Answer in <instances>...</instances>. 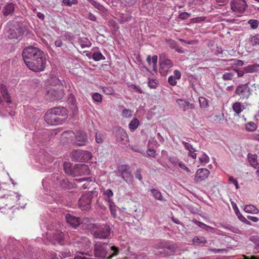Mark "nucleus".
I'll return each mask as SVG.
<instances>
[{
    "instance_id": "nucleus-7",
    "label": "nucleus",
    "mask_w": 259,
    "mask_h": 259,
    "mask_svg": "<svg viewBox=\"0 0 259 259\" xmlns=\"http://www.w3.org/2000/svg\"><path fill=\"white\" fill-rule=\"evenodd\" d=\"M92 194L93 192L91 191L81 195L78 201V205L81 210H87L91 207Z\"/></svg>"
},
{
    "instance_id": "nucleus-5",
    "label": "nucleus",
    "mask_w": 259,
    "mask_h": 259,
    "mask_svg": "<svg viewBox=\"0 0 259 259\" xmlns=\"http://www.w3.org/2000/svg\"><path fill=\"white\" fill-rule=\"evenodd\" d=\"M235 94L241 99H248L251 95V90L248 83L239 84L236 88Z\"/></svg>"
},
{
    "instance_id": "nucleus-26",
    "label": "nucleus",
    "mask_w": 259,
    "mask_h": 259,
    "mask_svg": "<svg viewBox=\"0 0 259 259\" xmlns=\"http://www.w3.org/2000/svg\"><path fill=\"white\" fill-rule=\"evenodd\" d=\"M75 181L78 183H81L84 182L85 183L82 185V187L83 189H86L89 188L90 183L92 182V180L90 178H78L75 179Z\"/></svg>"
},
{
    "instance_id": "nucleus-58",
    "label": "nucleus",
    "mask_w": 259,
    "mask_h": 259,
    "mask_svg": "<svg viewBox=\"0 0 259 259\" xmlns=\"http://www.w3.org/2000/svg\"><path fill=\"white\" fill-rule=\"evenodd\" d=\"M109 208H110V210L111 211V213L113 217H115L116 209H115V207L114 206V203H109Z\"/></svg>"
},
{
    "instance_id": "nucleus-56",
    "label": "nucleus",
    "mask_w": 259,
    "mask_h": 259,
    "mask_svg": "<svg viewBox=\"0 0 259 259\" xmlns=\"http://www.w3.org/2000/svg\"><path fill=\"white\" fill-rule=\"evenodd\" d=\"M190 17V14H189L187 12H183L181 13L179 16V18L182 20H185L188 19Z\"/></svg>"
},
{
    "instance_id": "nucleus-18",
    "label": "nucleus",
    "mask_w": 259,
    "mask_h": 259,
    "mask_svg": "<svg viewBox=\"0 0 259 259\" xmlns=\"http://www.w3.org/2000/svg\"><path fill=\"white\" fill-rule=\"evenodd\" d=\"M147 61L149 65V67L152 69L154 71H157L156 66L157 63V56L156 55L153 56L152 58L150 56H148L147 57Z\"/></svg>"
},
{
    "instance_id": "nucleus-29",
    "label": "nucleus",
    "mask_w": 259,
    "mask_h": 259,
    "mask_svg": "<svg viewBox=\"0 0 259 259\" xmlns=\"http://www.w3.org/2000/svg\"><path fill=\"white\" fill-rule=\"evenodd\" d=\"M103 194L106 197L107 201L109 203H113V199L111 198L113 196V193L111 190L107 189Z\"/></svg>"
},
{
    "instance_id": "nucleus-4",
    "label": "nucleus",
    "mask_w": 259,
    "mask_h": 259,
    "mask_svg": "<svg viewBox=\"0 0 259 259\" xmlns=\"http://www.w3.org/2000/svg\"><path fill=\"white\" fill-rule=\"evenodd\" d=\"M71 157L74 161L86 162L92 158V154L88 151L76 150L71 153Z\"/></svg>"
},
{
    "instance_id": "nucleus-49",
    "label": "nucleus",
    "mask_w": 259,
    "mask_h": 259,
    "mask_svg": "<svg viewBox=\"0 0 259 259\" xmlns=\"http://www.w3.org/2000/svg\"><path fill=\"white\" fill-rule=\"evenodd\" d=\"M234 73L232 72H226L223 75V79L224 80H228L232 79Z\"/></svg>"
},
{
    "instance_id": "nucleus-51",
    "label": "nucleus",
    "mask_w": 259,
    "mask_h": 259,
    "mask_svg": "<svg viewBox=\"0 0 259 259\" xmlns=\"http://www.w3.org/2000/svg\"><path fill=\"white\" fill-rule=\"evenodd\" d=\"M228 180L230 183H231L235 185L236 189H238L239 188V186L236 179H234L232 176H230L228 178Z\"/></svg>"
},
{
    "instance_id": "nucleus-6",
    "label": "nucleus",
    "mask_w": 259,
    "mask_h": 259,
    "mask_svg": "<svg viewBox=\"0 0 259 259\" xmlns=\"http://www.w3.org/2000/svg\"><path fill=\"white\" fill-rule=\"evenodd\" d=\"M111 228L109 226L103 225L94 231V236L96 238L106 239L110 236Z\"/></svg>"
},
{
    "instance_id": "nucleus-2",
    "label": "nucleus",
    "mask_w": 259,
    "mask_h": 259,
    "mask_svg": "<svg viewBox=\"0 0 259 259\" xmlns=\"http://www.w3.org/2000/svg\"><path fill=\"white\" fill-rule=\"evenodd\" d=\"M118 252V247L108 243L97 242L94 245V256L99 259L111 258L117 255Z\"/></svg>"
},
{
    "instance_id": "nucleus-59",
    "label": "nucleus",
    "mask_w": 259,
    "mask_h": 259,
    "mask_svg": "<svg viewBox=\"0 0 259 259\" xmlns=\"http://www.w3.org/2000/svg\"><path fill=\"white\" fill-rule=\"evenodd\" d=\"M74 259H91L89 257H86L84 255L82 252H79V254L76 255Z\"/></svg>"
},
{
    "instance_id": "nucleus-45",
    "label": "nucleus",
    "mask_w": 259,
    "mask_h": 259,
    "mask_svg": "<svg viewBox=\"0 0 259 259\" xmlns=\"http://www.w3.org/2000/svg\"><path fill=\"white\" fill-rule=\"evenodd\" d=\"M248 24L250 25L251 28L254 29L258 27L259 22L256 20L251 19L248 21Z\"/></svg>"
},
{
    "instance_id": "nucleus-55",
    "label": "nucleus",
    "mask_w": 259,
    "mask_h": 259,
    "mask_svg": "<svg viewBox=\"0 0 259 259\" xmlns=\"http://www.w3.org/2000/svg\"><path fill=\"white\" fill-rule=\"evenodd\" d=\"M135 177L136 178L138 179L140 181L142 180V176L141 175V169L139 168L137 169L136 172H135Z\"/></svg>"
},
{
    "instance_id": "nucleus-53",
    "label": "nucleus",
    "mask_w": 259,
    "mask_h": 259,
    "mask_svg": "<svg viewBox=\"0 0 259 259\" xmlns=\"http://www.w3.org/2000/svg\"><path fill=\"white\" fill-rule=\"evenodd\" d=\"M193 222L196 224L197 226L199 227L204 229L205 230L207 225L201 222H199L197 220H195L193 221Z\"/></svg>"
},
{
    "instance_id": "nucleus-36",
    "label": "nucleus",
    "mask_w": 259,
    "mask_h": 259,
    "mask_svg": "<svg viewBox=\"0 0 259 259\" xmlns=\"http://www.w3.org/2000/svg\"><path fill=\"white\" fill-rule=\"evenodd\" d=\"M93 59L95 61H99L101 60L105 59V58L100 52H96L93 54Z\"/></svg>"
},
{
    "instance_id": "nucleus-32",
    "label": "nucleus",
    "mask_w": 259,
    "mask_h": 259,
    "mask_svg": "<svg viewBox=\"0 0 259 259\" xmlns=\"http://www.w3.org/2000/svg\"><path fill=\"white\" fill-rule=\"evenodd\" d=\"M259 65L256 64L250 65L244 67V70L247 73H252L257 71Z\"/></svg>"
},
{
    "instance_id": "nucleus-63",
    "label": "nucleus",
    "mask_w": 259,
    "mask_h": 259,
    "mask_svg": "<svg viewBox=\"0 0 259 259\" xmlns=\"http://www.w3.org/2000/svg\"><path fill=\"white\" fill-rule=\"evenodd\" d=\"M238 219L242 221V222L245 223L247 224H249V222L246 220V219L243 217L241 214L238 216Z\"/></svg>"
},
{
    "instance_id": "nucleus-13",
    "label": "nucleus",
    "mask_w": 259,
    "mask_h": 259,
    "mask_svg": "<svg viewBox=\"0 0 259 259\" xmlns=\"http://www.w3.org/2000/svg\"><path fill=\"white\" fill-rule=\"evenodd\" d=\"M76 137V144L79 146H84L86 145L88 139L87 136L85 132H77L75 135Z\"/></svg>"
},
{
    "instance_id": "nucleus-62",
    "label": "nucleus",
    "mask_w": 259,
    "mask_h": 259,
    "mask_svg": "<svg viewBox=\"0 0 259 259\" xmlns=\"http://www.w3.org/2000/svg\"><path fill=\"white\" fill-rule=\"evenodd\" d=\"M238 219L242 221V222L245 223L247 224H249V222L246 220V219L243 217L241 214L238 216Z\"/></svg>"
},
{
    "instance_id": "nucleus-60",
    "label": "nucleus",
    "mask_w": 259,
    "mask_h": 259,
    "mask_svg": "<svg viewBox=\"0 0 259 259\" xmlns=\"http://www.w3.org/2000/svg\"><path fill=\"white\" fill-rule=\"evenodd\" d=\"M235 71L237 73V75L239 77H241L245 73H246L245 70H244V68L242 70H240L239 69H235Z\"/></svg>"
},
{
    "instance_id": "nucleus-9",
    "label": "nucleus",
    "mask_w": 259,
    "mask_h": 259,
    "mask_svg": "<svg viewBox=\"0 0 259 259\" xmlns=\"http://www.w3.org/2000/svg\"><path fill=\"white\" fill-rule=\"evenodd\" d=\"M52 110L57 118L59 119L60 123L62 124L68 116L67 109L64 107H59L52 108Z\"/></svg>"
},
{
    "instance_id": "nucleus-16",
    "label": "nucleus",
    "mask_w": 259,
    "mask_h": 259,
    "mask_svg": "<svg viewBox=\"0 0 259 259\" xmlns=\"http://www.w3.org/2000/svg\"><path fill=\"white\" fill-rule=\"evenodd\" d=\"M176 102L179 107L185 111L188 109L191 110L194 108V105L186 100L179 99L176 100Z\"/></svg>"
},
{
    "instance_id": "nucleus-17",
    "label": "nucleus",
    "mask_w": 259,
    "mask_h": 259,
    "mask_svg": "<svg viewBox=\"0 0 259 259\" xmlns=\"http://www.w3.org/2000/svg\"><path fill=\"white\" fill-rule=\"evenodd\" d=\"M175 166L180 168L181 170H184L186 171L188 174H191V170L182 161H179L177 159H173L171 160Z\"/></svg>"
},
{
    "instance_id": "nucleus-3",
    "label": "nucleus",
    "mask_w": 259,
    "mask_h": 259,
    "mask_svg": "<svg viewBox=\"0 0 259 259\" xmlns=\"http://www.w3.org/2000/svg\"><path fill=\"white\" fill-rule=\"evenodd\" d=\"M46 96L52 101L59 100L63 97V91L60 84L53 85H50L46 88Z\"/></svg>"
},
{
    "instance_id": "nucleus-8",
    "label": "nucleus",
    "mask_w": 259,
    "mask_h": 259,
    "mask_svg": "<svg viewBox=\"0 0 259 259\" xmlns=\"http://www.w3.org/2000/svg\"><path fill=\"white\" fill-rule=\"evenodd\" d=\"M247 6L245 0H232L231 2V10L238 14L243 13Z\"/></svg>"
},
{
    "instance_id": "nucleus-15",
    "label": "nucleus",
    "mask_w": 259,
    "mask_h": 259,
    "mask_svg": "<svg viewBox=\"0 0 259 259\" xmlns=\"http://www.w3.org/2000/svg\"><path fill=\"white\" fill-rule=\"evenodd\" d=\"M75 172L79 175H89L90 170L89 166L84 164H76L74 167Z\"/></svg>"
},
{
    "instance_id": "nucleus-23",
    "label": "nucleus",
    "mask_w": 259,
    "mask_h": 259,
    "mask_svg": "<svg viewBox=\"0 0 259 259\" xmlns=\"http://www.w3.org/2000/svg\"><path fill=\"white\" fill-rule=\"evenodd\" d=\"M121 177L128 184H132L133 183L134 178L130 169L126 172L123 174V175L121 176Z\"/></svg>"
},
{
    "instance_id": "nucleus-20",
    "label": "nucleus",
    "mask_w": 259,
    "mask_h": 259,
    "mask_svg": "<svg viewBox=\"0 0 259 259\" xmlns=\"http://www.w3.org/2000/svg\"><path fill=\"white\" fill-rule=\"evenodd\" d=\"M175 249L176 247L174 244L164 245L163 247V254L166 256L172 255L174 253Z\"/></svg>"
},
{
    "instance_id": "nucleus-30",
    "label": "nucleus",
    "mask_w": 259,
    "mask_h": 259,
    "mask_svg": "<svg viewBox=\"0 0 259 259\" xmlns=\"http://www.w3.org/2000/svg\"><path fill=\"white\" fill-rule=\"evenodd\" d=\"M249 42L252 47L259 45V34H256L250 37L249 39Z\"/></svg>"
},
{
    "instance_id": "nucleus-25",
    "label": "nucleus",
    "mask_w": 259,
    "mask_h": 259,
    "mask_svg": "<svg viewBox=\"0 0 259 259\" xmlns=\"http://www.w3.org/2000/svg\"><path fill=\"white\" fill-rule=\"evenodd\" d=\"M248 159L250 164L254 168H256L258 164L257 161V155L249 153L248 154Z\"/></svg>"
},
{
    "instance_id": "nucleus-57",
    "label": "nucleus",
    "mask_w": 259,
    "mask_h": 259,
    "mask_svg": "<svg viewBox=\"0 0 259 259\" xmlns=\"http://www.w3.org/2000/svg\"><path fill=\"white\" fill-rule=\"evenodd\" d=\"M166 66L167 68H170L172 66V64L171 61L169 59L163 60V66Z\"/></svg>"
},
{
    "instance_id": "nucleus-61",
    "label": "nucleus",
    "mask_w": 259,
    "mask_h": 259,
    "mask_svg": "<svg viewBox=\"0 0 259 259\" xmlns=\"http://www.w3.org/2000/svg\"><path fill=\"white\" fill-rule=\"evenodd\" d=\"M174 77H175L177 79H179L181 77V73L180 71L179 70H175L174 72Z\"/></svg>"
},
{
    "instance_id": "nucleus-24",
    "label": "nucleus",
    "mask_w": 259,
    "mask_h": 259,
    "mask_svg": "<svg viewBox=\"0 0 259 259\" xmlns=\"http://www.w3.org/2000/svg\"><path fill=\"white\" fill-rule=\"evenodd\" d=\"M244 109V107L242 105L241 103L239 102L234 103L232 105V109L236 115H239L240 113Z\"/></svg>"
},
{
    "instance_id": "nucleus-11",
    "label": "nucleus",
    "mask_w": 259,
    "mask_h": 259,
    "mask_svg": "<svg viewBox=\"0 0 259 259\" xmlns=\"http://www.w3.org/2000/svg\"><path fill=\"white\" fill-rule=\"evenodd\" d=\"M116 140L121 144L125 145L128 142V137L126 132L121 127H119L116 131Z\"/></svg>"
},
{
    "instance_id": "nucleus-28",
    "label": "nucleus",
    "mask_w": 259,
    "mask_h": 259,
    "mask_svg": "<svg viewBox=\"0 0 259 259\" xmlns=\"http://www.w3.org/2000/svg\"><path fill=\"white\" fill-rule=\"evenodd\" d=\"M244 210L247 213L252 214H257L259 212L258 209L253 205H246Z\"/></svg>"
},
{
    "instance_id": "nucleus-35",
    "label": "nucleus",
    "mask_w": 259,
    "mask_h": 259,
    "mask_svg": "<svg viewBox=\"0 0 259 259\" xmlns=\"http://www.w3.org/2000/svg\"><path fill=\"white\" fill-rule=\"evenodd\" d=\"M257 126L253 122H249L245 124V128L248 132H254Z\"/></svg>"
},
{
    "instance_id": "nucleus-43",
    "label": "nucleus",
    "mask_w": 259,
    "mask_h": 259,
    "mask_svg": "<svg viewBox=\"0 0 259 259\" xmlns=\"http://www.w3.org/2000/svg\"><path fill=\"white\" fill-rule=\"evenodd\" d=\"M79 42L82 48L89 47L90 46V42L88 39L85 37L79 38Z\"/></svg>"
},
{
    "instance_id": "nucleus-31",
    "label": "nucleus",
    "mask_w": 259,
    "mask_h": 259,
    "mask_svg": "<svg viewBox=\"0 0 259 259\" xmlns=\"http://www.w3.org/2000/svg\"><path fill=\"white\" fill-rule=\"evenodd\" d=\"M129 169L130 168L128 167V165L124 164L119 165L117 168V171L118 173L120 174V176Z\"/></svg>"
},
{
    "instance_id": "nucleus-19",
    "label": "nucleus",
    "mask_w": 259,
    "mask_h": 259,
    "mask_svg": "<svg viewBox=\"0 0 259 259\" xmlns=\"http://www.w3.org/2000/svg\"><path fill=\"white\" fill-rule=\"evenodd\" d=\"M63 239V234L60 230H56L53 234L52 241L54 243L62 244Z\"/></svg>"
},
{
    "instance_id": "nucleus-52",
    "label": "nucleus",
    "mask_w": 259,
    "mask_h": 259,
    "mask_svg": "<svg viewBox=\"0 0 259 259\" xmlns=\"http://www.w3.org/2000/svg\"><path fill=\"white\" fill-rule=\"evenodd\" d=\"M168 81L169 83L171 85H175L177 83V79L174 77V76L171 75L168 78Z\"/></svg>"
},
{
    "instance_id": "nucleus-40",
    "label": "nucleus",
    "mask_w": 259,
    "mask_h": 259,
    "mask_svg": "<svg viewBox=\"0 0 259 259\" xmlns=\"http://www.w3.org/2000/svg\"><path fill=\"white\" fill-rule=\"evenodd\" d=\"M143 155L146 157H154L156 151L153 149L151 148H148L146 153H141Z\"/></svg>"
},
{
    "instance_id": "nucleus-50",
    "label": "nucleus",
    "mask_w": 259,
    "mask_h": 259,
    "mask_svg": "<svg viewBox=\"0 0 259 259\" xmlns=\"http://www.w3.org/2000/svg\"><path fill=\"white\" fill-rule=\"evenodd\" d=\"M122 115L125 118L130 117L132 115V112L129 109H125L122 110Z\"/></svg>"
},
{
    "instance_id": "nucleus-54",
    "label": "nucleus",
    "mask_w": 259,
    "mask_h": 259,
    "mask_svg": "<svg viewBox=\"0 0 259 259\" xmlns=\"http://www.w3.org/2000/svg\"><path fill=\"white\" fill-rule=\"evenodd\" d=\"M96 141L100 144L103 142V135L101 133H97L96 135Z\"/></svg>"
},
{
    "instance_id": "nucleus-41",
    "label": "nucleus",
    "mask_w": 259,
    "mask_h": 259,
    "mask_svg": "<svg viewBox=\"0 0 259 259\" xmlns=\"http://www.w3.org/2000/svg\"><path fill=\"white\" fill-rule=\"evenodd\" d=\"M199 102L200 106L202 108H206L208 106L207 101L204 97H200L199 98Z\"/></svg>"
},
{
    "instance_id": "nucleus-38",
    "label": "nucleus",
    "mask_w": 259,
    "mask_h": 259,
    "mask_svg": "<svg viewBox=\"0 0 259 259\" xmlns=\"http://www.w3.org/2000/svg\"><path fill=\"white\" fill-rule=\"evenodd\" d=\"M200 162L202 165H205L209 161V158L205 153H202L199 158Z\"/></svg>"
},
{
    "instance_id": "nucleus-37",
    "label": "nucleus",
    "mask_w": 259,
    "mask_h": 259,
    "mask_svg": "<svg viewBox=\"0 0 259 259\" xmlns=\"http://www.w3.org/2000/svg\"><path fill=\"white\" fill-rule=\"evenodd\" d=\"M17 30V32H15L14 30L10 29L9 31V33L8 35V37L10 39L16 38L20 36V31L18 30Z\"/></svg>"
},
{
    "instance_id": "nucleus-33",
    "label": "nucleus",
    "mask_w": 259,
    "mask_h": 259,
    "mask_svg": "<svg viewBox=\"0 0 259 259\" xmlns=\"http://www.w3.org/2000/svg\"><path fill=\"white\" fill-rule=\"evenodd\" d=\"M64 169L65 170V173L69 175H74L75 173V170L74 168L73 169L70 165V163H66L64 165Z\"/></svg>"
},
{
    "instance_id": "nucleus-47",
    "label": "nucleus",
    "mask_w": 259,
    "mask_h": 259,
    "mask_svg": "<svg viewBox=\"0 0 259 259\" xmlns=\"http://www.w3.org/2000/svg\"><path fill=\"white\" fill-rule=\"evenodd\" d=\"M93 99L97 102L101 103L102 101V95L98 93H94L92 96Z\"/></svg>"
},
{
    "instance_id": "nucleus-14",
    "label": "nucleus",
    "mask_w": 259,
    "mask_h": 259,
    "mask_svg": "<svg viewBox=\"0 0 259 259\" xmlns=\"http://www.w3.org/2000/svg\"><path fill=\"white\" fill-rule=\"evenodd\" d=\"M65 219L67 223L74 228L78 227L81 223L79 218L76 217L69 213H67L66 214Z\"/></svg>"
},
{
    "instance_id": "nucleus-34",
    "label": "nucleus",
    "mask_w": 259,
    "mask_h": 259,
    "mask_svg": "<svg viewBox=\"0 0 259 259\" xmlns=\"http://www.w3.org/2000/svg\"><path fill=\"white\" fill-rule=\"evenodd\" d=\"M64 138H66L68 140L72 141V139L75 137V134L72 131H68L64 132L62 134Z\"/></svg>"
},
{
    "instance_id": "nucleus-10",
    "label": "nucleus",
    "mask_w": 259,
    "mask_h": 259,
    "mask_svg": "<svg viewBox=\"0 0 259 259\" xmlns=\"http://www.w3.org/2000/svg\"><path fill=\"white\" fill-rule=\"evenodd\" d=\"M44 118L46 122L50 125H56L61 124L59 122V119L57 118L55 114L53 113L52 109H51L46 113Z\"/></svg>"
},
{
    "instance_id": "nucleus-48",
    "label": "nucleus",
    "mask_w": 259,
    "mask_h": 259,
    "mask_svg": "<svg viewBox=\"0 0 259 259\" xmlns=\"http://www.w3.org/2000/svg\"><path fill=\"white\" fill-rule=\"evenodd\" d=\"M137 0H121V3L125 6H130L134 5Z\"/></svg>"
},
{
    "instance_id": "nucleus-64",
    "label": "nucleus",
    "mask_w": 259,
    "mask_h": 259,
    "mask_svg": "<svg viewBox=\"0 0 259 259\" xmlns=\"http://www.w3.org/2000/svg\"><path fill=\"white\" fill-rule=\"evenodd\" d=\"M148 85L151 88H155L156 85V82L154 80H150L148 82Z\"/></svg>"
},
{
    "instance_id": "nucleus-22",
    "label": "nucleus",
    "mask_w": 259,
    "mask_h": 259,
    "mask_svg": "<svg viewBox=\"0 0 259 259\" xmlns=\"http://www.w3.org/2000/svg\"><path fill=\"white\" fill-rule=\"evenodd\" d=\"M15 10L14 5L13 3L8 4L3 10V13L5 16L12 14Z\"/></svg>"
},
{
    "instance_id": "nucleus-39",
    "label": "nucleus",
    "mask_w": 259,
    "mask_h": 259,
    "mask_svg": "<svg viewBox=\"0 0 259 259\" xmlns=\"http://www.w3.org/2000/svg\"><path fill=\"white\" fill-rule=\"evenodd\" d=\"M151 192L152 195V196L156 199L161 200L162 195L160 191L155 189H153L151 190Z\"/></svg>"
},
{
    "instance_id": "nucleus-21",
    "label": "nucleus",
    "mask_w": 259,
    "mask_h": 259,
    "mask_svg": "<svg viewBox=\"0 0 259 259\" xmlns=\"http://www.w3.org/2000/svg\"><path fill=\"white\" fill-rule=\"evenodd\" d=\"M1 92L4 100L7 102V103H8V104L11 103L10 96L8 93L6 86H5L3 84L1 85Z\"/></svg>"
},
{
    "instance_id": "nucleus-12",
    "label": "nucleus",
    "mask_w": 259,
    "mask_h": 259,
    "mask_svg": "<svg viewBox=\"0 0 259 259\" xmlns=\"http://www.w3.org/2000/svg\"><path fill=\"white\" fill-rule=\"evenodd\" d=\"M209 173V171L206 168H199L197 170L194 180L196 182L202 181L207 178Z\"/></svg>"
},
{
    "instance_id": "nucleus-1",
    "label": "nucleus",
    "mask_w": 259,
    "mask_h": 259,
    "mask_svg": "<svg viewBox=\"0 0 259 259\" xmlns=\"http://www.w3.org/2000/svg\"><path fill=\"white\" fill-rule=\"evenodd\" d=\"M22 56L26 66L33 71H42L46 67L45 54L37 48L31 46L26 48L23 51Z\"/></svg>"
},
{
    "instance_id": "nucleus-44",
    "label": "nucleus",
    "mask_w": 259,
    "mask_h": 259,
    "mask_svg": "<svg viewBox=\"0 0 259 259\" xmlns=\"http://www.w3.org/2000/svg\"><path fill=\"white\" fill-rule=\"evenodd\" d=\"M193 242L194 243H196V244H200V243L203 244V243H206V240H205V239L204 238H203L202 237H195L193 239Z\"/></svg>"
},
{
    "instance_id": "nucleus-46",
    "label": "nucleus",
    "mask_w": 259,
    "mask_h": 259,
    "mask_svg": "<svg viewBox=\"0 0 259 259\" xmlns=\"http://www.w3.org/2000/svg\"><path fill=\"white\" fill-rule=\"evenodd\" d=\"M83 242L85 244L84 246V250H87L85 254H87L88 253V250H89L91 247V242L87 238H84L83 239Z\"/></svg>"
},
{
    "instance_id": "nucleus-27",
    "label": "nucleus",
    "mask_w": 259,
    "mask_h": 259,
    "mask_svg": "<svg viewBox=\"0 0 259 259\" xmlns=\"http://www.w3.org/2000/svg\"><path fill=\"white\" fill-rule=\"evenodd\" d=\"M139 125V120L137 118H134L131 121L130 123L128 124V127L131 132H134V131L138 128Z\"/></svg>"
},
{
    "instance_id": "nucleus-42",
    "label": "nucleus",
    "mask_w": 259,
    "mask_h": 259,
    "mask_svg": "<svg viewBox=\"0 0 259 259\" xmlns=\"http://www.w3.org/2000/svg\"><path fill=\"white\" fill-rule=\"evenodd\" d=\"M132 16L129 14H122L119 19L120 23H124L131 20Z\"/></svg>"
}]
</instances>
